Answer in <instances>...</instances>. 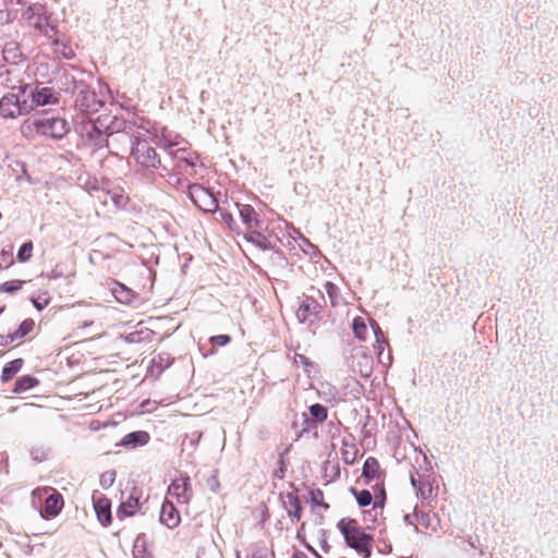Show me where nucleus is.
<instances>
[{"instance_id": "1", "label": "nucleus", "mask_w": 558, "mask_h": 558, "mask_svg": "<svg viewBox=\"0 0 558 558\" xmlns=\"http://www.w3.org/2000/svg\"><path fill=\"white\" fill-rule=\"evenodd\" d=\"M337 529L344 538L345 545L364 558H371L373 553V535L367 534L352 518H342L337 522Z\"/></svg>"}, {"instance_id": "2", "label": "nucleus", "mask_w": 558, "mask_h": 558, "mask_svg": "<svg viewBox=\"0 0 558 558\" xmlns=\"http://www.w3.org/2000/svg\"><path fill=\"white\" fill-rule=\"evenodd\" d=\"M31 123L38 134L53 140H61L70 131L69 123L59 117L36 118Z\"/></svg>"}, {"instance_id": "3", "label": "nucleus", "mask_w": 558, "mask_h": 558, "mask_svg": "<svg viewBox=\"0 0 558 558\" xmlns=\"http://www.w3.org/2000/svg\"><path fill=\"white\" fill-rule=\"evenodd\" d=\"M22 96L28 99L32 110L35 107L57 104L59 101V93L51 87L39 86L32 87L28 84L19 86Z\"/></svg>"}, {"instance_id": "4", "label": "nucleus", "mask_w": 558, "mask_h": 558, "mask_svg": "<svg viewBox=\"0 0 558 558\" xmlns=\"http://www.w3.org/2000/svg\"><path fill=\"white\" fill-rule=\"evenodd\" d=\"M31 111L28 99L23 97L20 90L16 94L8 93L0 98V117L4 119H15Z\"/></svg>"}, {"instance_id": "5", "label": "nucleus", "mask_w": 558, "mask_h": 558, "mask_svg": "<svg viewBox=\"0 0 558 558\" xmlns=\"http://www.w3.org/2000/svg\"><path fill=\"white\" fill-rule=\"evenodd\" d=\"M189 198L201 210L215 214L219 209V201L209 189L204 187L199 183H190L187 185Z\"/></svg>"}, {"instance_id": "6", "label": "nucleus", "mask_w": 558, "mask_h": 558, "mask_svg": "<svg viewBox=\"0 0 558 558\" xmlns=\"http://www.w3.org/2000/svg\"><path fill=\"white\" fill-rule=\"evenodd\" d=\"M80 86L81 89L74 95L75 109L83 116H89L98 112L105 102L98 98L95 89L87 83Z\"/></svg>"}, {"instance_id": "7", "label": "nucleus", "mask_w": 558, "mask_h": 558, "mask_svg": "<svg viewBox=\"0 0 558 558\" xmlns=\"http://www.w3.org/2000/svg\"><path fill=\"white\" fill-rule=\"evenodd\" d=\"M347 364L352 373L365 378L373 372V356L363 345L352 348L350 356L347 357Z\"/></svg>"}, {"instance_id": "8", "label": "nucleus", "mask_w": 558, "mask_h": 558, "mask_svg": "<svg viewBox=\"0 0 558 558\" xmlns=\"http://www.w3.org/2000/svg\"><path fill=\"white\" fill-rule=\"evenodd\" d=\"M300 323L314 324L323 318V306L313 296H305L296 311Z\"/></svg>"}, {"instance_id": "9", "label": "nucleus", "mask_w": 558, "mask_h": 558, "mask_svg": "<svg viewBox=\"0 0 558 558\" xmlns=\"http://www.w3.org/2000/svg\"><path fill=\"white\" fill-rule=\"evenodd\" d=\"M76 132L85 141V144L94 148H102L109 146L108 137L100 131L96 130L92 124H87L85 119L76 123Z\"/></svg>"}, {"instance_id": "10", "label": "nucleus", "mask_w": 558, "mask_h": 558, "mask_svg": "<svg viewBox=\"0 0 558 558\" xmlns=\"http://www.w3.org/2000/svg\"><path fill=\"white\" fill-rule=\"evenodd\" d=\"M136 162L143 168V175L150 181L155 180L154 169L161 168L163 171H169L166 166H162L160 157L154 147H150L146 154H142V157L137 158Z\"/></svg>"}, {"instance_id": "11", "label": "nucleus", "mask_w": 558, "mask_h": 558, "mask_svg": "<svg viewBox=\"0 0 558 558\" xmlns=\"http://www.w3.org/2000/svg\"><path fill=\"white\" fill-rule=\"evenodd\" d=\"M92 499L97 520L102 526L110 525L112 522L111 500L98 492L93 494Z\"/></svg>"}, {"instance_id": "12", "label": "nucleus", "mask_w": 558, "mask_h": 558, "mask_svg": "<svg viewBox=\"0 0 558 558\" xmlns=\"http://www.w3.org/2000/svg\"><path fill=\"white\" fill-rule=\"evenodd\" d=\"M63 506V496L56 489L50 488V494L46 497L44 506L40 509V517L45 520H51L59 515Z\"/></svg>"}, {"instance_id": "13", "label": "nucleus", "mask_w": 558, "mask_h": 558, "mask_svg": "<svg viewBox=\"0 0 558 558\" xmlns=\"http://www.w3.org/2000/svg\"><path fill=\"white\" fill-rule=\"evenodd\" d=\"M26 20L38 31L49 25V17L46 15V8L41 3H32L24 13Z\"/></svg>"}, {"instance_id": "14", "label": "nucleus", "mask_w": 558, "mask_h": 558, "mask_svg": "<svg viewBox=\"0 0 558 558\" xmlns=\"http://www.w3.org/2000/svg\"><path fill=\"white\" fill-rule=\"evenodd\" d=\"M191 489L190 477L187 475L175 478L168 487V494L174 497L178 502H187L190 499L189 492Z\"/></svg>"}, {"instance_id": "15", "label": "nucleus", "mask_w": 558, "mask_h": 558, "mask_svg": "<svg viewBox=\"0 0 558 558\" xmlns=\"http://www.w3.org/2000/svg\"><path fill=\"white\" fill-rule=\"evenodd\" d=\"M280 500L282 501V505L284 509L288 512V515L290 519L294 522H298L301 520L303 508L301 505V501L295 493H281L280 494Z\"/></svg>"}, {"instance_id": "16", "label": "nucleus", "mask_w": 558, "mask_h": 558, "mask_svg": "<svg viewBox=\"0 0 558 558\" xmlns=\"http://www.w3.org/2000/svg\"><path fill=\"white\" fill-rule=\"evenodd\" d=\"M159 521L169 529H174L180 524L181 518L173 502L165 500L160 508Z\"/></svg>"}, {"instance_id": "17", "label": "nucleus", "mask_w": 558, "mask_h": 558, "mask_svg": "<svg viewBox=\"0 0 558 558\" xmlns=\"http://www.w3.org/2000/svg\"><path fill=\"white\" fill-rule=\"evenodd\" d=\"M234 206L239 209L240 218L243 225L246 227L247 231L253 230V228H260L262 220L259 219L258 214L252 205H242L235 202Z\"/></svg>"}, {"instance_id": "18", "label": "nucleus", "mask_w": 558, "mask_h": 558, "mask_svg": "<svg viewBox=\"0 0 558 558\" xmlns=\"http://www.w3.org/2000/svg\"><path fill=\"white\" fill-rule=\"evenodd\" d=\"M150 436L145 430H135L126 434L118 444V446H122L124 448L135 449L137 447H143L149 442Z\"/></svg>"}, {"instance_id": "19", "label": "nucleus", "mask_w": 558, "mask_h": 558, "mask_svg": "<svg viewBox=\"0 0 558 558\" xmlns=\"http://www.w3.org/2000/svg\"><path fill=\"white\" fill-rule=\"evenodd\" d=\"M111 292L116 300L124 305H131L134 300L138 299L136 292L118 281H113Z\"/></svg>"}, {"instance_id": "20", "label": "nucleus", "mask_w": 558, "mask_h": 558, "mask_svg": "<svg viewBox=\"0 0 558 558\" xmlns=\"http://www.w3.org/2000/svg\"><path fill=\"white\" fill-rule=\"evenodd\" d=\"M133 126L134 124L122 116H110L108 138L118 133H123L129 137L132 135Z\"/></svg>"}, {"instance_id": "21", "label": "nucleus", "mask_w": 558, "mask_h": 558, "mask_svg": "<svg viewBox=\"0 0 558 558\" xmlns=\"http://www.w3.org/2000/svg\"><path fill=\"white\" fill-rule=\"evenodd\" d=\"M141 509V502L138 497L131 495L125 501H122L117 509V518L123 520L128 517L133 515L137 510Z\"/></svg>"}, {"instance_id": "22", "label": "nucleus", "mask_w": 558, "mask_h": 558, "mask_svg": "<svg viewBox=\"0 0 558 558\" xmlns=\"http://www.w3.org/2000/svg\"><path fill=\"white\" fill-rule=\"evenodd\" d=\"M244 240L247 242L254 244L258 248L263 251H269L274 248V245L271 244L270 240L264 235L262 232H259L256 228L250 231H246L243 234Z\"/></svg>"}, {"instance_id": "23", "label": "nucleus", "mask_w": 558, "mask_h": 558, "mask_svg": "<svg viewBox=\"0 0 558 558\" xmlns=\"http://www.w3.org/2000/svg\"><path fill=\"white\" fill-rule=\"evenodd\" d=\"M86 82L83 80H76L71 73H63L60 76V89L66 94L74 96L80 89V85H85Z\"/></svg>"}, {"instance_id": "24", "label": "nucleus", "mask_w": 558, "mask_h": 558, "mask_svg": "<svg viewBox=\"0 0 558 558\" xmlns=\"http://www.w3.org/2000/svg\"><path fill=\"white\" fill-rule=\"evenodd\" d=\"M379 462L374 457H368L362 468V476L366 484H369L373 480L379 477Z\"/></svg>"}, {"instance_id": "25", "label": "nucleus", "mask_w": 558, "mask_h": 558, "mask_svg": "<svg viewBox=\"0 0 558 558\" xmlns=\"http://www.w3.org/2000/svg\"><path fill=\"white\" fill-rule=\"evenodd\" d=\"M129 142L131 145V155L135 161H137V158L142 157V154H146V151L151 147L146 138H142L133 134L129 136Z\"/></svg>"}, {"instance_id": "26", "label": "nucleus", "mask_w": 558, "mask_h": 558, "mask_svg": "<svg viewBox=\"0 0 558 558\" xmlns=\"http://www.w3.org/2000/svg\"><path fill=\"white\" fill-rule=\"evenodd\" d=\"M39 384L38 378L33 375H23L16 379L12 389L13 393H22L28 391Z\"/></svg>"}, {"instance_id": "27", "label": "nucleus", "mask_w": 558, "mask_h": 558, "mask_svg": "<svg viewBox=\"0 0 558 558\" xmlns=\"http://www.w3.org/2000/svg\"><path fill=\"white\" fill-rule=\"evenodd\" d=\"M23 364L24 361L21 357L8 362L2 368L1 380L3 383L10 381L20 372Z\"/></svg>"}, {"instance_id": "28", "label": "nucleus", "mask_w": 558, "mask_h": 558, "mask_svg": "<svg viewBox=\"0 0 558 558\" xmlns=\"http://www.w3.org/2000/svg\"><path fill=\"white\" fill-rule=\"evenodd\" d=\"M171 156L178 161H183L187 167L194 168L196 166L197 156L189 151L186 148H179L171 151Z\"/></svg>"}, {"instance_id": "29", "label": "nucleus", "mask_w": 558, "mask_h": 558, "mask_svg": "<svg viewBox=\"0 0 558 558\" xmlns=\"http://www.w3.org/2000/svg\"><path fill=\"white\" fill-rule=\"evenodd\" d=\"M349 492L355 497L356 502L361 508L369 506L374 500L373 495L368 489L359 490L355 487L351 486L349 488Z\"/></svg>"}, {"instance_id": "30", "label": "nucleus", "mask_w": 558, "mask_h": 558, "mask_svg": "<svg viewBox=\"0 0 558 558\" xmlns=\"http://www.w3.org/2000/svg\"><path fill=\"white\" fill-rule=\"evenodd\" d=\"M310 415L311 420L314 424L323 423L326 421L328 415V409L320 404V403H314L310 407Z\"/></svg>"}, {"instance_id": "31", "label": "nucleus", "mask_w": 558, "mask_h": 558, "mask_svg": "<svg viewBox=\"0 0 558 558\" xmlns=\"http://www.w3.org/2000/svg\"><path fill=\"white\" fill-rule=\"evenodd\" d=\"M352 330L356 339L364 341L367 336V326L365 319L361 316L354 317L352 322Z\"/></svg>"}, {"instance_id": "32", "label": "nucleus", "mask_w": 558, "mask_h": 558, "mask_svg": "<svg viewBox=\"0 0 558 558\" xmlns=\"http://www.w3.org/2000/svg\"><path fill=\"white\" fill-rule=\"evenodd\" d=\"M109 120H110V114H101V116L97 117L96 119H87V120H85V122L87 124H92V126H95L96 130L100 131L102 134H105L108 137Z\"/></svg>"}, {"instance_id": "33", "label": "nucleus", "mask_w": 558, "mask_h": 558, "mask_svg": "<svg viewBox=\"0 0 558 558\" xmlns=\"http://www.w3.org/2000/svg\"><path fill=\"white\" fill-rule=\"evenodd\" d=\"M3 57L7 61L15 63L16 60L21 57L19 44L15 41L5 44L3 47Z\"/></svg>"}, {"instance_id": "34", "label": "nucleus", "mask_w": 558, "mask_h": 558, "mask_svg": "<svg viewBox=\"0 0 558 558\" xmlns=\"http://www.w3.org/2000/svg\"><path fill=\"white\" fill-rule=\"evenodd\" d=\"M34 325L35 323L32 318L24 319L13 332V338H16V340L24 338L33 330Z\"/></svg>"}, {"instance_id": "35", "label": "nucleus", "mask_w": 558, "mask_h": 558, "mask_svg": "<svg viewBox=\"0 0 558 558\" xmlns=\"http://www.w3.org/2000/svg\"><path fill=\"white\" fill-rule=\"evenodd\" d=\"M33 242L29 240V241H26L24 242L19 251H17V254H16V258L20 263H26L31 259L32 257V252H33Z\"/></svg>"}, {"instance_id": "36", "label": "nucleus", "mask_w": 558, "mask_h": 558, "mask_svg": "<svg viewBox=\"0 0 558 558\" xmlns=\"http://www.w3.org/2000/svg\"><path fill=\"white\" fill-rule=\"evenodd\" d=\"M219 214H220V217L221 219L223 220V222L227 225V227L233 231V232H236L238 234H240V227L239 225L236 223V221L234 220L233 216L231 213H229L227 209L225 208H221L219 207L218 209Z\"/></svg>"}, {"instance_id": "37", "label": "nucleus", "mask_w": 558, "mask_h": 558, "mask_svg": "<svg viewBox=\"0 0 558 558\" xmlns=\"http://www.w3.org/2000/svg\"><path fill=\"white\" fill-rule=\"evenodd\" d=\"M23 283L24 281L19 279L5 281L0 284V292L13 294L22 289Z\"/></svg>"}, {"instance_id": "38", "label": "nucleus", "mask_w": 558, "mask_h": 558, "mask_svg": "<svg viewBox=\"0 0 558 558\" xmlns=\"http://www.w3.org/2000/svg\"><path fill=\"white\" fill-rule=\"evenodd\" d=\"M153 362L155 366L159 368L160 374L172 364L173 359L169 353H160L156 359L153 360Z\"/></svg>"}, {"instance_id": "39", "label": "nucleus", "mask_w": 558, "mask_h": 558, "mask_svg": "<svg viewBox=\"0 0 558 558\" xmlns=\"http://www.w3.org/2000/svg\"><path fill=\"white\" fill-rule=\"evenodd\" d=\"M116 476H117V473L114 470H109V471L104 472L99 478V484H100L101 488H104V489L110 488L116 481Z\"/></svg>"}, {"instance_id": "40", "label": "nucleus", "mask_w": 558, "mask_h": 558, "mask_svg": "<svg viewBox=\"0 0 558 558\" xmlns=\"http://www.w3.org/2000/svg\"><path fill=\"white\" fill-rule=\"evenodd\" d=\"M325 290L330 299V303L332 306H336L338 304V296H339V288L337 284H335L331 281H326L325 283Z\"/></svg>"}, {"instance_id": "41", "label": "nucleus", "mask_w": 558, "mask_h": 558, "mask_svg": "<svg viewBox=\"0 0 558 558\" xmlns=\"http://www.w3.org/2000/svg\"><path fill=\"white\" fill-rule=\"evenodd\" d=\"M14 263L12 247L0 251V270L9 268Z\"/></svg>"}, {"instance_id": "42", "label": "nucleus", "mask_w": 558, "mask_h": 558, "mask_svg": "<svg viewBox=\"0 0 558 558\" xmlns=\"http://www.w3.org/2000/svg\"><path fill=\"white\" fill-rule=\"evenodd\" d=\"M310 495H311V501H312L313 506H320V507H323L325 509L329 508L328 504H325V502L322 501L324 494H323V492L319 488L312 490L310 493Z\"/></svg>"}, {"instance_id": "43", "label": "nucleus", "mask_w": 558, "mask_h": 558, "mask_svg": "<svg viewBox=\"0 0 558 558\" xmlns=\"http://www.w3.org/2000/svg\"><path fill=\"white\" fill-rule=\"evenodd\" d=\"M386 502V490L381 483L378 492L375 494L374 509H383Z\"/></svg>"}, {"instance_id": "44", "label": "nucleus", "mask_w": 558, "mask_h": 558, "mask_svg": "<svg viewBox=\"0 0 558 558\" xmlns=\"http://www.w3.org/2000/svg\"><path fill=\"white\" fill-rule=\"evenodd\" d=\"M287 451H288V449H286L282 453H280L279 460H278V468L274 471V477H276L278 480H282L286 474L287 466H286L283 454Z\"/></svg>"}, {"instance_id": "45", "label": "nucleus", "mask_w": 558, "mask_h": 558, "mask_svg": "<svg viewBox=\"0 0 558 558\" xmlns=\"http://www.w3.org/2000/svg\"><path fill=\"white\" fill-rule=\"evenodd\" d=\"M294 363L303 365L304 371L306 373H310L311 372L310 368L314 367V363L307 356H305L304 354H300V353H295Z\"/></svg>"}, {"instance_id": "46", "label": "nucleus", "mask_w": 558, "mask_h": 558, "mask_svg": "<svg viewBox=\"0 0 558 558\" xmlns=\"http://www.w3.org/2000/svg\"><path fill=\"white\" fill-rule=\"evenodd\" d=\"M209 341L214 345L225 347L231 342V337L229 335H217L210 337Z\"/></svg>"}, {"instance_id": "47", "label": "nucleus", "mask_w": 558, "mask_h": 558, "mask_svg": "<svg viewBox=\"0 0 558 558\" xmlns=\"http://www.w3.org/2000/svg\"><path fill=\"white\" fill-rule=\"evenodd\" d=\"M369 325L374 331L376 342H380V341L386 342L385 336H384L378 323L375 319H369Z\"/></svg>"}, {"instance_id": "48", "label": "nucleus", "mask_w": 558, "mask_h": 558, "mask_svg": "<svg viewBox=\"0 0 558 558\" xmlns=\"http://www.w3.org/2000/svg\"><path fill=\"white\" fill-rule=\"evenodd\" d=\"M31 457L34 461L41 462L46 459L47 454L43 448H32Z\"/></svg>"}, {"instance_id": "49", "label": "nucleus", "mask_w": 558, "mask_h": 558, "mask_svg": "<svg viewBox=\"0 0 558 558\" xmlns=\"http://www.w3.org/2000/svg\"><path fill=\"white\" fill-rule=\"evenodd\" d=\"M403 520L407 524L409 525H413L415 531L418 532V527H417V512L414 511L413 513H407L404 517H403Z\"/></svg>"}, {"instance_id": "50", "label": "nucleus", "mask_w": 558, "mask_h": 558, "mask_svg": "<svg viewBox=\"0 0 558 558\" xmlns=\"http://www.w3.org/2000/svg\"><path fill=\"white\" fill-rule=\"evenodd\" d=\"M32 303L37 311H43L49 303V299H41L38 296L37 299H32Z\"/></svg>"}, {"instance_id": "51", "label": "nucleus", "mask_w": 558, "mask_h": 558, "mask_svg": "<svg viewBox=\"0 0 558 558\" xmlns=\"http://www.w3.org/2000/svg\"><path fill=\"white\" fill-rule=\"evenodd\" d=\"M416 476H420L417 472L415 474H410V483L411 486L415 489L416 493H418L420 487H423L424 483H422Z\"/></svg>"}, {"instance_id": "52", "label": "nucleus", "mask_w": 558, "mask_h": 558, "mask_svg": "<svg viewBox=\"0 0 558 558\" xmlns=\"http://www.w3.org/2000/svg\"><path fill=\"white\" fill-rule=\"evenodd\" d=\"M417 523L422 524L426 529L430 525V517L428 513L422 512L417 513Z\"/></svg>"}, {"instance_id": "53", "label": "nucleus", "mask_w": 558, "mask_h": 558, "mask_svg": "<svg viewBox=\"0 0 558 558\" xmlns=\"http://www.w3.org/2000/svg\"><path fill=\"white\" fill-rule=\"evenodd\" d=\"M202 437H203V433L202 432H193L191 434V436H189L187 438H189L190 445L192 447H196V445L199 442Z\"/></svg>"}, {"instance_id": "54", "label": "nucleus", "mask_w": 558, "mask_h": 558, "mask_svg": "<svg viewBox=\"0 0 558 558\" xmlns=\"http://www.w3.org/2000/svg\"><path fill=\"white\" fill-rule=\"evenodd\" d=\"M377 509H374V507L369 510H364L363 511V519L365 522L367 521H371L372 523H374L376 521V513H373L374 511H376Z\"/></svg>"}, {"instance_id": "55", "label": "nucleus", "mask_w": 558, "mask_h": 558, "mask_svg": "<svg viewBox=\"0 0 558 558\" xmlns=\"http://www.w3.org/2000/svg\"><path fill=\"white\" fill-rule=\"evenodd\" d=\"M15 340H16V338H13V332L8 333V335H0V345L1 347H5Z\"/></svg>"}, {"instance_id": "56", "label": "nucleus", "mask_w": 558, "mask_h": 558, "mask_svg": "<svg viewBox=\"0 0 558 558\" xmlns=\"http://www.w3.org/2000/svg\"><path fill=\"white\" fill-rule=\"evenodd\" d=\"M432 493V487H429L427 490L425 489V485L423 487H420L417 495H420L423 499H426L429 497V494Z\"/></svg>"}, {"instance_id": "57", "label": "nucleus", "mask_w": 558, "mask_h": 558, "mask_svg": "<svg viewBox=\"0 0 558 558\" xmlns=\"http://www.w3.org/2000/svg\"><path fill=\"white\" fill-rule=\"evenodd\" d=\"M145 544V535L140 534L137 535L135 543H134V549L136 550L140 546H143Z\"/></svg>"}, {"instance_id": "58", "label": "nucleus", "mask_w": 558, "mask_h": 558, "mask_svg": "<svg viewBox=\"0 0 558 558\" xmlns=\"http://www.w3.org/2000/svg\"><path fill=\"white\" fill-rule=\"evenodd\" d=\"M62 276H63L62 271H59L57 268L52 269L49 274H47V277L49 279H57Z\"/></svg>"}, {"instance_id": "59", "label": "nucleus", "mask_w": 558, "mask_h": 558, "mask_svg": "<svg viewBox=\"0 0 558 558\" xmlns=\"http://www.w3.org/2000/svg\"><path fill=\"white\" fill-rule=\"evenodd\" d=\"M126 340L129 342H137V341H140V336L137 332H131L128 335Z\"/></svg>"}, {"instance_id": "60", "label": "nucleus", "mask_w": 558, "mask_h": 558, "mask_svg": "<svg viewBox=\"0 0 558 558\" xmlns=\"http://www.w3.org/2000/svg\"><path fill=\"white\" fill-rule=\"evenodd\" d=\"M386 342L380 341V342H377V345H375V350L377 351L378 355L383 354V352H384V344Z\"/></svg>"}, {"instance_id": "61", "label": "nucleus", "mask_w": 558, "mask_h": 558, "mask_svg": "<svg viewBox=\"0 0 558 558\" xmlns=\"http://www.w3.org/2000/svg\"><path fill=\"white\" fill-rule=\"evenodd\" d=\"M342 456H343V461L347 463V464H352L354 462V459L355 457L353 456L352 459H349V454L347 451L342 452Z\"/></svg>"}, {"instance_id": "62", "label": "nucleus", "mask_w": 558, "mask_h": 558, "mask_svg": "<svg viewBox=\"0 0 558 558\" xmlns=\"http://www.w3.org/2000/svg\"><path fill=\"white\" fill-rule=\"evenodd\" d=\"M275 254L277 255V257H278L280 260H282V262H284V263L287 264V258L284 257L283 252H282L281 250H277V251L275 252Z\"/></svg>"}, {"instance_id": "63", "label": "nucleus", "mask_w": 558, "mask_h": 558, "mask_svg": "<svg viewBox=\"0 0 558 558\" xmlns=\"http://www.w3.org/2000/svg\"><path fill=\"white\" fill-rule=\"evenodd\" d=\"M292 558H308V557L302 551H295L293 554Z\"/></svg>"}, {"instance_id": "64", "label": "nucleus", "mask_w": 558, "mask_h": 558, "mask_svg": "<svg viewBox=\"0 0 558 558\" xmlns=\"http://www.w3.org/2000/svg\"><path fill=\"white\" fill-rule=\"evenodd\" d=\"M322 549L327 553L330 549V545L327 543V541H323L322 543Z\"/></svg>"}]
</instances>
